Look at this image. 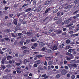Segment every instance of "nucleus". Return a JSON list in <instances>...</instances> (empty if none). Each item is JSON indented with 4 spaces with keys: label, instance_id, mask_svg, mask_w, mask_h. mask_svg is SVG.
Returning <instances> with one entry per match:
<instances>
[{
    "label": "nucleus",
    "instance_id": "9b49d317",
    "mask_svg": "<svg viewBox=\"0 0 79 79\" xmlns=\"http://www.w3.org/2000/svg\"><path fill=\"white\" fill-rule=\"evenodd\" d=\"M46 50H47V51H46V52H47V53H52L51 50L48 48Z\"/></svg>",
    "mask_w": 79,
    "mask_h": 79
},
{
    "label": "nucleus",
    "instance_id": "4c0bfd02",
    "mask_svg": "<svg viewBox=\"0 0 79 79\" xmlns=\"http://www.w3.org/2000/svg\"><path fill=\"white\" fill-rule=\"evenodd\" d=\"M26 42L27 44H29V42H30V40H27L26 41Z\"/></svg>",
    "mask_w": 79,
    "mask_h": 79
},
{
    "label": "nucleus",
    "instance_id": "bb28decb",
    "mask_svg": "<svg viewBox=\"0 0 79 79\" xmlns=\"http://www.w3.org/2000/svg\"><path fill=\"white\" fill-rule=\"evenodd\" d=\"M17 73H21V70H18L17 71Z\"/></svg>",
    "mask_w": 79,
    "mask_h": 79
},
{
    "label": "nucleus",
    "instance_id": "603ef678",
    "mask_svg": "<svg viewBox=\"0 0 79 79\" xmlns=\"http://www.w3.org/2000/svg\"><path fill=\"white\" fill-rule=\"evenodd\" d=\"M29 76H31V77H32V74L31 73H30L29 74Z\"/></svg>",
    "mask_w": 79,
    "mask_h": 79
},
{
    "label": "nucleus",
    "instance_id": "6e6d98bb",
    "mask_svg": "<svg viewBox=\"0 0 79 79\" xmlns=\"http://www.w3.org/2000/svg\"><path fill=\"white\" fill-rule=\"evenodd\" d=\"M17 68V69H19V70L20 69V68H21V67H17L16 68Z\"/></svg>",
    "mask_w": 79,
    "mask_h": 79
},
{
    "label": "nucleus",
    "instance_id": "f704fd0d",
    "mask_svg": "<svg viewBox=\"0 0 79 79\" xmlns=\"http://www.w3.org/2000/svg\"><path fill=\"white\" fill-rule=\"evenodd\" d=\"M74 26H72L69 27V29H73V28H74Z\"/></svg>",
    "mask_w": 79,
    "mask_h": 79
},
{
    "label": "nucleus",
    "instance_id": "39448f33",
    "mask_svg": "<svg viewBox=\"0 0 79 79\" xmlns=\"http://www.w3.org/2000/svg\"><path fill=\"white\" fill-rule=\"evenodd\" d=\"M52 49L53 50H56L57 49V46L55 45H54L52 48Z\"/></svg>",
    "mask_w": 79,
    "mask_h": 79
},
{
    "label": "nucleus",
    "instance_id": "ddd939ff",
    "mask_svg": "<svg viewBox=\"0 0 79 79\" xmlns=\"http://www.w3.org/2000/svg\"><path fill=\"white\" fill-rule=\"evenodd\" d=\"M11 35L13 37H16L17 35L16 34H14L13 33H11Z\"/></svg>",
    "mask_w": 79,
    "mask_h": 79
},
{
    "label": "nucleus",
    "instance_id": "a19ab883",
    "mask_svg": "<svg viewBox=\"0 0 79 79\" xmlns=\"http://www.w3.org/2000/svg\"><path fill=\"white\" fill-rule=\"evenodd\" d=\"M27 62V60L26 59H25L24 60V64H26Z\"/></svg>",
    "mask_w": 79,
    "mask_h": 79
},
{
    "label": "nucleus",
    "instance_id": "37998d69",
    "mask_svg": "<svg viewBox=\"0 0 79 79\" xmlns=\"http://www.w3.org/2000/svg\"><path fill=\"white\" fill-rule=\"evenodd\" d=\"M36 4V2L35 1H34L33 2V5H35Z\"/></svg>",
    "mask_w": 79,
    "mask_h": 79
},
{
    "label": "nucleus",
    "instance_id": "a18cd8bd",
    "mask_svg": "<svg viewBox=\"0 0 79 79\" xmlns=\"http://www.w3.org/2000/svg\"><path fill=\"white\" fill-rule=\"evenodd\" d=\"M34 47H37V43H35L33 45Z\"/></svg>",
    "mask_w": 79,
    "mask_h": 79
},
{
    "label": "nucleus",
    "instance_id": "6e6552de",
    "mask_svg": "<svg viewBox=\"0 0 79 79\" xmlns=\"http://www.w3.org/2000/svg\"><path fill=\"white\" fill-rule=\"evenodd\" d=\"M35 63V64H40V60H38L35 61L34 62Z\"/></svg>",
    "mask_w": 79,
    "mask_h": 79
},
{
    "label": "nucleus",
    "instance_id": "7c9ffc66",
    "mask_svg": "<svg viewBox=\"0 0 79 79\" xmlns=\"http://www.w3.org/2000/svg\"><path fill=\"white\" fill-rule=\"evenodd\" d=\"M59 47L60 48H64V47H63V46H61V45L59 46Z\"/></svg>",
    "mask_w": 79,
    "mask_h": 79
},
{
    "label": "nucleus",
    "instance_id": "5fc2aeb1",
    "mask_svg": "<svg viewBox=\"0 0 79 79\" xmlns=\"http://www.w3.org/2000/svg\"><path fill=\"white\" fill-rule=\"evenodd\" d=\"M63 31H66V28H64L63 29Z\"/></svg>",
    "mask_w": 79,
    "mask_h": 79
},
{
    "label": "nucleus",
    "instance_id": "09e8293b",
    "mask_svg": "<svg viewBox=\"0 0 79 79\" xmlns=\"http://www.w3.org/2000/svg\"><path fill=\"white\" fill-rule=\"evenodd\" d=\"M71 77L72 79H74V78H75V76H74V75L72 76Z\"/></svg>",
    "mask_w": 79,
    "mask_h": 79
},
{
    "label": "nucleus",
    "instance_id": "f8f14e48",
    "mask_svg": "<svg viewBox=\"0 0 79 79\" xmlns=\"http://www.w3.org/2000/svg\"><path fill=\"white\" fill-rule=\"evenodd\" d=\"M36 40H37L36 38L34 37L31 40V42H34Z\"/></svg>",
    "mask_w": 79,
    "mask_h": 79
},
{
    "label": "nucleus",
    "instance_id": "6ab92c4d",
    "mask_svg": "<svg viewBox=\"0 0 79 79\" xmlns=\"http://www.w3.org/2000/svg\"><path fill=\"white\" fill-rule=\"evenodd\" d=\"M66 42L67 44H69L71 42V41L70 40H68L66 41Z\"/></svg>",
    "mask_w": 79,
    "mask_h": 79
},
{
    "label": "nucleus",
    "instance_id": "c9c22d12",
    "mask_svg": "<svg viewBox=\"0 0 79 79\" xmlns=\"http://www.w3.org/2000/svg\"><path fill=\"white\" fill-rule=\"evenodd\" d=\"M77 12H78V10L76 11L75 12H74L73 13V15H76V13H77Z\"/></svg>",
    "mask_w": 79,
    "mask_h": 79
},
{
    "label": "nucleus",
    "instance_id": "412c9836",
    "mask_svg": "<svg viewBox=\"0 0 79 79\" xmlns=\"http://www.w3.org/2000/svg\"><path fill=\"white\" fill-rule=\"evenodd\" d=\"M60 74H58L56 76V78H59L60 77Z\"/></svg>",
    "mask_w": 79,
    "mask_h": 79
},
{
    "label": "nucleus",
    "instance_id": "c03bdc74",
    "mask_svg": "<svg viewBox=\"0 0 79 79\" xmlns=\"http://www.w3.org/2000/svg\"><path fill=\"white\" fill-rule=\"evenodd\" d=\"M72 49H69L68 51L69 52H70V53H71L72 52Z\"/></svg>",
    "mask_w": 79,
    "mask_h": 79
},
{
    "label": "nucleus",
    "instance_id": "423d86ee",
    "mask_svg": "<svg viewBox=\"0 0 79 79\" xmlns=\"http://www.w3.org/2000/svg\"><path fill=\"white\" fill-rule=\"evenodd\" d=\"M32 34H33V33H32V31L31 30L30 31V32H27V35H31Z\"/></svg>",
    "mask_w": 79,
    "mask_h": 79
},
{
    "label": "nucleus",
    "instance_id": "680f3d73",
    "mask_svg": "<svg viewBox=\"0 0 79 79\" xmlns=\"http://www.w3.org/2000/svg\"><path fill=\"white\" fill-rule=\"evenodd\" d=\"M67 61L66 60H65L64 62V64H66L67 63Z\"/></svg>",
    "mask_w": 79,
    "mask_h": 79
},
{
    "label": "nucleus",
    "instance_id": "774afa93",
    "mask_svg": "<svg viewBox=\"0 0 79 79\" xmlns=\"http://www.w3.org/2000/svg\"><path fill=\"white\" fill-rule=\"evenodd\" d=\"M27 78H28V79H32V77L28 76L27 77Z\"/></svg>",
    "mask_w": 79,
    "mask_h": 79
},
{
    "label": "nucleus",
    "instance_id": "e2e57ef3",
    "mask_svg": "<svg viewBox=\"0 0 79 79\" xmlns=\"http://www.w3.org/2000/svg\"><path fill=\"white\" fill-rule=\"evenodd\" d=\"M69 34H73V31H70L69 32Z\"/></svg>",
    "mask_w": 79,
    "mask_h": 79
},
{
    "label": "nucleus",
    "instance_id": "f03ea898",
    "mask_svg": "<svg viewBox=\"0 0 79 79\" xmlns=\"http://www.w3.org/2000/svg\"><path fill=\"white\" fill-rule=\"evenodd\" d=\"M65 58H66L67 60H68V61H69V60H71V59L74 58V56H72L71 57H68L66 56L65 57Z\"/></svg>",
    "mask_w": 79,
    "mask_h": 79
},
{
    "label": "nucleus",
    "instance_id": "cd10ccee",
    "mask_svg": "<svg viewBox=\"0 0 79 79\" xmlns=\"http://www.w3.org/2000/svg\"><path fill=\"white\" fill-rule=\"evenodd\" d=\"M64 68L65 69L68 70V69H69V67H68L67 66H64Z\"/></svg>",
    "mask_w": 79,
    "mask_h": 79
},
{
    "label": "nucleus",
    "instance_id": "c756f323",
    "mask_svg": "<svg viewBox=\"0 0 79 79\" xmlns=\"http://www.w3.org/2000/svg\"><path fill=\"white\" fill-rule=\"evenodd\" d=\"M66 48L68 50V49H69V48H70V46H66Z\"/></svg>",
    "mask_w": 79,
    "mask_h": 79
},
{
    "label": "nucleus",
    "instance_id": "f3484780",
    "mask_svg": "<svg viewBox=\"0 0 79 79\" xmlns=\"http://www.w3.org/2000/svg\"><path fill=\"white\" fill-rule=\"evenodd\" d=\"M32 10V9L31 8H29L28 9H27L25 11L26 12H28V11H31V10Z\"/></svg>",
    "mask_w": 79,
    "mask_h": 79
},
{
    "label": "nucleus",
    "instance_id": "473e14b6",
    "mask_svg": "<svg viewBox=\"0 0 79 79\" xmlns=\"http://www.w3.org/2000/svg\"><path fill=\"white\" fill-rule=\"evenodd\" d=\"M16 64L17 66H20V65L21 64V63H16Z\"/></svg>",
    "mask_w": 79,
    "mask_h": 79
},
{
    "label": "nucleus",
    "instance_id": "dca6fc26",
    "mask_svg": "<svg viewBox=\"0 0 79 79\" xmlns=\"http://www.w3.org/2000/svg\"><path fill=\"white\" fill-rule=\"evenodd\" d=\"M69 23V20H67L64 21V23L65 24H68Z\"/></svg>",
    "mask_w": 79,
    "mask_h": 79
},
{
    "label": "nucleus",
    "instance_id": "79ce46f5",
    "mask_svg": "<svg viewBox=\"0 0 79 79\" xmlns=\"http://www.w3.org/2000/svg\"><path fill=\"white\" fill-rule=\"evenodd\" d=\"M27 5H28V4H24L22 6L23 8V7H24L25 6H27Z\"/></svg>",
    "mask_w": 79,
    "mask_h": 79
},
{
    "label": "nucleus",
    "instance_id": "4be33fe9",
    "mask_svg": "<svg viewBox=\"0 0 79 79\" xmlns=\"http://www.w3.org/2000/svg\"><path fill=\"white\" fill-rule=\"evenodd\" d=\"M45 50H47V48L45 47H44L42 48V50L43 51H45Z\"/></svg>",
    "mask_w": 79,
    "mask_h": 79
},
{
    "label": "nucleus",
    "instance_id": "20e7f679",
    "mask_svg": "<svg viewBox=\"0 0 79 79\" xmlns=\"http://www.w3.org/2000/svg\"><path fill=\"white\" fill-rule=\"evenodd\" d=\"M5 68H6V67H5V66L3 65H1L0 67V70H2L3 69H5Z\"/></svg>",
    "mask_w": 79,
    "mask_h": 79
},
{
    "label": "nucleus",
    "instance_id": "ea45409f",
    "mask_svg": "<svg viewBox=\"0 0 79 79\" xmlns=\"http://www.w3.org/2000/svg\"><path fill=\"white\" fill-rule=\"evenodd\" d=\"M7 66L8 68H11L12 66L11 65L8 64L7 65Z\"/></svg>",
    "mask_w": 79,
    "mask_h": 79
},
{
    "label": "nucleus",
    "instance_id": "a878e982",
    "mask_svg": "<svg viewBox=\"0 0 79 79\" xmlns=\"http://www.w3.org/2000/svg\"><path fill=\"white\" fill-rule=\"evenodd\" d=\"M33 66L35 68H37V67L38 66V65H37V64H35Z\"/></svg>",
    "mask_w": 79,
    "mask_h": 79
},
{
    "label": "nucleus",
    "instance_id": "a211bd4d",
    "mask_svg": "<svg viewBox=\"0 0 79 79\" xmlns=\"http://www.w3.org/2000/svg\"><path fill=\"white\" fill-rule=\"evenodd\" d=\"M79 0H76V1H75L74 2V3L75 4H77L78 3H79Z\"/></svg>",
    "mask_w": 79,
    "mask_h": 79
},
{
    "label": "nucleus",
    "instance_id": "8fccbe9b",
    "mask_svg": "<svg viewBox=\"0 0 79 79\" xmlns=\"http://www.w3.org/2000/svg\"><path fill=\"white\" fill-rule=\"evenodd\" d=\"M15 31H18V27H16L15 28Z\"/></svg>",
    "mask_w": 79,
    "mask_h": 79
},
{
    "label": "nucleus",
    "instance_id": "0eeeda50",
    "mask_svg": "<svg viewBox=\"0 0 79 79\" xmlns=\"http://www.w3.org/2000/svg\"><path fill=\"white\" fill-rule=\"evenodd\" d=\"M7 59V60H11L12 58V56H6Z\"/></svg>",
    "mask_w": 79,
    "mask_h": 79
},
{
    "label": "nucleus",
    "instance_id": "864d4df0",
    "mask_svg": "<svg viewBox=\"0 0 79 79\" xmlns=\"http://www.w3.org/2000/svg\"><path fill=\"white\" fill-rule=\"evenodd\" d=\"M53 30L52 29H51L49 31V32H53Z\"/></svg>",
    "mask_w": 79,
    "mask_h": 79
},
{
    "label": "nucleus",
    "instance_id": "f257e3e1",
    "mask_svg": "<svg viewBox=\"0 0 79 79\" xmlns=\"http://www.w3.org/2000/svg\"><path fill=\"white\" fill-rule=\"evenodd\" d=\"M67 73V71L65 69H63L61 71L62 75H65Z\"/></svg>",
    "mask_w": 79,
    "mask_h": 79
},
{
    "label": "nucleus",
    "instance_id": "bf43d9fd",
    "mask_svg": "<svg viewBox=\"0 0 79 79\" xmlns=\"http://www.w3.org/2000/svg\"><path fill=\"white\" fill-rule=\"evenodd\" d=\"M51 68H52V69H54V68H55V66H54L53 65H52L51 66Z\"/></svg>",
    "mask_w": 79,
    "mask_h": 79
},
{
    "label": "nucleus",
    "instance_id": "393cba45",
    "mask_svg": "<svg viewBox=\"0 0 79 79\" xmlns=\"http://www.w3.org/2000/svg\"><path fill=\"white\" fill-rule=\"evenodd\" d=\"M48 64L49 65H52V64H53L52 61H50L49 62Z\"/></svg>",
    "mask_w": 79,
    "mask_h": 79
},
{
    "label": "nucleus",
    "instance_id": "c85d7f7f",
    "mask_svg": "<svg viewBox=\"0 0 79 79\" xmlns=\"http://www.w3.org/2000/svg\"><path fill=\"white\" fill-rule=\"evenodd\" d=\"M67 77H71V75L69 73H68L67 75Z\"/></svg>",
    "mask_w": 79,
    "mask_h": 79
},
{
    "label": "nucleus",
    "instance_id": "1a4fd4ad",
    "mask_svg": "<svg viewBox=\"0 0 79 79\" xmlns=\"http://www.w3.org/2000/svg\"><path fill=\"white\" fill-rule=\"evenodd\" d=\"M13 22L14 24H15V25H16L17 24V19H14Z\"/></svg>",
    "mask_w": 79,
    "mask_h": 79
},
{
    "label": "nucleus",
    "instance_id": "49530a36",
    "mask_svg": "<svg viewBox=\"0 0 79 79\" xmlns=\"http://www.w3.org/2000/svg\"><path fill=\"white\" fill-rule=\"evenodd\" d=\"M6 61L5 60H2V64H4L5 62H6Z\"/></svg>",
    "mask_w": 79,
    "mask_h": 79
},
{
    "label": "nucleus",
    "instance_id": "3c124183",
    "mask_svg": "<svg viewBox=\"0 0 79 79\" xmlns=\"http://www.w3.org/2000/svg\"><path fill=\"white\" fill-rule=\"evenodd\" d=\"M1 40V42H5V41L3 39H2Z\"/></svg>",
    "mask_w": 79,
    "mask_h": 79
},
{
    "label": "nucleus",
    "instance_id": "5701e85b",
    "mask_svg": "<svg viewBox=\"0 0 79 79\" xmlns=\"http://www.w3.org/2000/svg\"><path fill=\"white\" fill-rule=\"evenodd\" d=\"M75 49H72V51L73 52V54H74L75 55H76V52H75L74 51L75 50Z\"/></svg>",
    "mask_w": 79,
    "mask_h": 79
},
{
    "label": "nucleus",
    "instance_id": "2f4dec72",
    "mask_svg": "<svg viewBox=\"0 0 79 79\" xmlns=\"http://www.w3.org/2000/svg\"><path fill=\"white\" fill-rule=\"evenodd\" d=\"M73 67H74V68H77V65L75 64H73Z\"/></svg>",
    "mask_w": 79,
    "mask_h": 79
},
{
    "label": "nucleus",
    "instance_id": "72a5a7b5",
    "mask_svg": "<svg viewBox=\"0 0 79 79\" xmlns=\"http://www.w3.org/2000/svg\"><path fill=\"white\" fill-rule=\"evenodd\" d=\"M27 48L26 47H25V46H23V47H22L21 48L25 49V48Z\"/></svg>",
    "mask_w": 79,
    "mask_h": 79
},
{
    "label": "nucleus",
    "instance_id": "052dcab7",
    "mask_svg": "<svg viewBox=\"0 0 79 79\" xmlns=\"http://www.w3.org/2000/svg\"><path fill=\"white\" fill-rule=\"evenodd\" d=\"M31 48H32V49H35V47H34L33 46H32L31 47Z\"/></svg>",
    "mask_w": 79,
    "mask_h": 79
},
{
    "label": "nucleus",
    "instance_id": "9d476101",
    "mask_svg": "<svg viewBox=\"0 0 79 79\" xmlns=\"http://www.w3.org/2000/svg\"><path fill=\"white\" fill-rule=\"evenodd\" d=\"M70 63L72 64L76 63V62L74 60H71L70 61Z\"/></svg>",
    "mask_w": 79,
    "mask_h": 79
},
{
    "label": "nucleus",
    "instance_id": "13d9d810",
    "mask_svg": "<svg viewBox=\"0 0 79 79\" xmlns=\"http://www.w3.org/2000/svg\"><path fill=\"white\" fill-rule=\"evenodd\" d=\"M12 16H13V15L12 14H10L9 15V16L10 17H12Z\"/></svg>",
    "mask_w": 79,
    "mask_h": 79
},
{
    "label": "nucleus",
    "instance_id": "2eb2a0df",
    "mask_svg": "<svg viewBox=\"0 0 79 79\" xmlns=\"http://www.w3.org/2000/svg\"><path fill=\"white\" fill-rule=\"evenodd\" d=\"M50 10V8H48V9H47L45 11V13H47L48 11H49Z\"/></svg>",
    "mask_w": 79,
    "mask_h": 79
},
{
    "label": "nucleus",
    "instance_id": "0e129e2a",
    "mask_svg": "<svg viewBox=\"0 0 79 79\" xmlns=\"http://www.w3.org/2000/svg\"><path fill=\"white\" fill-rule=\"evenodd\" d=\"M51 68V67H50V66H48V69H50Z\"/></svg>",
    "mask_w": 79,
    "mask_h": 79
},
{
    "label": "nucleus",
    "instance_id": "69168bd1",
    "mask_svg": "<svg viewBox=\"0 0 79 79\" xmlns=\"http://www.w3.org/2000/svg\"><path fill=\"white\" fill-rule=\"evenodd\" d=\"M8 8V7H5V10H7V9Z\"/></svg>",
    "mask_w": 79,
    "mask_h": 79
},
{
    "label": "nucleus",
    "instance_id": "4d7b16f0",
    "mask_svg": "<svg viewBox=\"0 0 79 79\" xmlns=\"http://www.w3.org/2000/svg\"><path fill=\"white\" fill-rule=\"evenodd\" d=\"M46 76V74H44V75H42V77H45V76Z\"/></svg>",
    "mask_w": 79,
    "mask_h": 79
},
{
    "label": "nucleus",
    "instance_id": "4468645a",
    "mask_svg": "<svg viewBox=\"0 0 79 79\" xmlns=\"http://www.w3.org/2000/svg\"><path fill=\"white\" fill-rule=\"evenodd\" d=\"M68 66L70 68H73V64H68Z\"/></svg>",
    "mask_w": 79,
    "mask_h": 79
},
{
    "label": "nucleus",
    "instance_id": "7ed1b4c3",
    "mask_svg": "<svg viewBox=\"0 0 79 79\" xmlns=\"http://www.w3.org/2000/svg\"><path fill=\"white\" fill-rule=\"evenodd\" d=\"M39 45L40 47H44L45 45V43L43 42H40L39 43Z\"/></svg>",
    "mask_w": 79,
    "mask_h": 79
},
{
    "label": "nucleus",
    "instance_id": "b1692460",
    "mask_svg": "<svg viewBox=\"0 0 79 79\" xmlns=\"http://www.w3.org/2000/svg\"><path fill=\"white\" fill-rule=\"evenodd\" d=\"M5 32H10V30L9 29L6 30L5 31Z\"/></svg>",
    "mask_w": 79,
    "mask_h": 79
},
{
    "label": "nucleus",
    "instance_id": "338daca9",
    "mask_svg": "<svg viewBox=\"0 0 79 79\" xmlns=\"http://www.w3.org/2000/svg\"><path fill=\"white\" fill-rule=\"evenodd\" d=\"M22 33L23 34H26V31H22Z\"/></svg>",
    "mask_w": 79,
    "mask_h": 79
},
{
    "label": "nucleus",
    "instance_id": "e433bc0d",
    "mask_svg": "<svg viewBox=\"0 0 79 79\" xmlns=\"http://www.w3.org/2000/svg\"><path fill=\"white\" fill-rule=\"evenodd\" d=\"M36 56L38 58H41V57H42V56L41 55L37 56Z\"/></svg>",
    "mask_w": 79,
    "mask_h": 79
},
{
    "label": "nucleus",
    "instance_id": "aec40b11",
    "mask_svg": "<svg viewBox=\"0 0 79 79\" xmlns=\"http://www.w3.org/2000/svg\"><path fill=\"white\" fill-rule=\"evenodd\" d=\"M66 54L67 55H69V56H72V54L68 52H67Z\"/></svg>",
    "mask_w": 79,
    "mask_h": 79
},
{
    "label": "nucleus",
    "instance_id": "de8ad7c7",
    "mask_svg": "<svg viewBox=\"0 0 79 79\" xmlns=\"http://www.w3.org/2000/svg\"><path fill=\"white\" fill-rule=\"evenodd\" d=\"M47 61H45V62L44 63V65H45V66H47Z\"/></svg>",
    "mask_w": 79,
    "mask_h": 79
},
{
    "label": "nucleus",
    "instance_id": "58836bf2",
    "mask_svg": "<svg viewBox=\"0 0 79 79\" xmlns=\"http://www.w3.org/2000/svg\"><path fill=\"white\" fill-rule=\"evenodd\" d=\"M18 35H19V36H20V35H23V34L21 33H19L18 34Z\"/></svg>",
    "mask_w": 79,
    "mask_h": 79
}]
</instances>
